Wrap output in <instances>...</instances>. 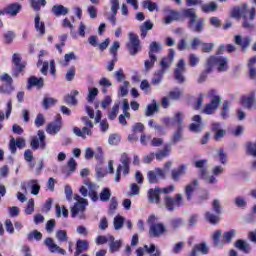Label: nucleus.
<instances>
[{
    "label": "nucleus",
    "instance_id": "f257e3e1",
    "mask_svg": "<svg viewBox=\"0 0 256 256\" xmlns=\"http://www.w3.org/2000/svg\"><path fill=\"white\" fill-rule=\"evenodd\" d=\"M256 10L255 7L249 9L247 4H241L240 6H236L231 11V17L233 19H249L250 21H255Z\"/></svg>",
    "mask_w": 256,
    "mask_h": 256
},
{
    "label": "nucleus",
    "instance_id": "f03ea898",
    "mask_svg": "<svg viewBox=\"0 0 256 256\" xmlns=\"http://www.w3.org/2000/svg\"><path fill=\"white\" fill-rule=\"evenodd\" d=\"M206 63L208 64V71H213V67L218 65V72L223 73L229 69V59L225 56H210Z\"/></svg>",
    "mask_w": 256,
    "mask_h": 256
},
{
    "label": "nucleus",
    "instance_id": "7ed1b4c3",
    "mask_svg": "<svg viewBox=\"0 0 256 256\" xmlns=\"http://www.w3.org/2000/svg\"><path fill=\"white\" fill-rule=\"evenodd\" d=\"M120 163L116 169V175L114 177L115 183H119L121 181V171H123V175H129L131 171V158L127 155V153H122L120 158Z\"/></svg>",
    "mask_w": 256,
    "mask_h": 256
},
{
    "label": "nucleus",
    "instance_id": "20e7f679",
    "mask_svg": "<svg viewBox=\"0 0 256 256\" xmlns=\"http://www.w3.org/2000/svg\"><path fill=\"white\" fill-rule=\"evenodd\" d=\"M162 205L170 213H173L175 209H179V207L183 205V194H175L174 197H171L170 195L164 196Z\"/></svg>",
    "mask_w": 256,
    "mask_h": 256
},
{
    "label": "nucleus",
    "instance_id": "39448f33",
    "mask_svg": "<svg viewBox=\"0 0 256 256\" xmlns=\"http://www.w3.org/2000/svg\"><path fill=\"white\" fill-rule=\"evenodd\" d=\"M129 42L126 44L129 54L135 57L139 51H141V42L139 41V36L133 32L128 34Z\"/></svg>",
    "mask_w": 256,
    "mask_h": 256
},
{
    "label": "nucleus",
    "instance_id": "423d86ee",
    "mask_svg": "<svg viewBox=\"0 0 256 256\" xmlns=\"http://www.w3.org/2000/svg\"><path fill=\"white\" fill-rule=\"evenodd\" d=\"M74 199L76 200V203H74V206L71 208V215L72 217H77L79 213H85L89 201L78 194L74 195Z\"/></svg>",
    "mask_w": 256,
    "mask_h": 256
},
{
    "label": "nucleus",
    "instance_id": "0eeeda50",
    "mask_svg": "<svg viewBox=\"0 0 256 256\" xmlns=\"http://www.w3.org/2000/svg\"><path fill=\"white\" fill-rule=\"evenodd\" d=\"M88 188L85 186L80 187V193L82 197H87L89 195L91 201L93 203H97L99 201V194L97 193V189H99V186H97L95 183H88Z\"/></svg>",
    "mask_w": 256,
    "mask_h": 256
},
{
    "label": "nucleus",
    "instance_id": "6e6552de",
    "mask_svg": "<svg viewBox=\"0 0 256 256\" xmlns=\"http://www.w3.org/2000/svg\"><path fill=\"white\" fill-rule=\"evenodd\" d=\"M45 131L43 130H38L37 136H33L30 142V147L34 150L37 151V149H45L47 147V143H45Z\"/></svg>",
    "mask_w": 256,
    "mask_h": 256
},
{
    "label": "nucleus",
    "instance_id": "1a4fd4ad",
    "mask_svg": "<svg viewBox=\"0 0 256 256\" xmlns=\"http://www.w3.org/2000/svg\"><path fill=\"white\" fill-rule=\"evenodd\" d=\"M223 103L221 96H213L210 103L206 104L202 110L205 115H213L216 109H219V105Z\"/></svg>",
    "mask_w": 256,
    "mask_h": 256
},
{
    "label": "nucleus",
    "instance_id": "9d476101",
    "mask_svg": "<svg viewBox=\"0 0 256 256\" xmlns=\"http://www.w3.org/2000/svg\"><path fill=\"white\" fill-rule=\"evenodd\" d=\"M61 127H63V121H62L61 115L58 114L55 118V121L47 125L46 132L49 135H57V133L61 131Z\"/></svg>",
    "mask_w": 256,
    "mask_h": 256
},
{
    "label": "nucleus",
    "instance_id": "9b49d317",
    "mask_svg": "<svg viewBox=\"0 0 256 256\" xmlns=\"http://www.w3.org/2000/svg\"><path fill=\"white\" fill-rule=\"evenodd\" d=\"M148 199L150 203H154L158 207L163 208V203H161V188L156 187L148 191Z\"/></svg>",
    "mask_w": 256,
    "mask_h": 256
},
{
    "label": "nucleus",
    "instance_id": "f8f14e48",
    "mask_svg": "<svg viewBox=\"0 0 256 256\" xmlns=\"http://www.w3.org/2000/svg\"><path fill=\"white\" fill-rule=\"evenodd\" d=\"M12 63L16 67V70L12 74L13 77H18L19 73H23L25 67H27V62H21V55L17 53L13 54Z\"/></svg>",
    "mask_w": 256,
    "mask_h": 256
},
{
    "label": "nucleus",
    "instance_id": "ddd939ff",
    "mask_svg": "<svg viewBox=\"0 0 256 256\" xmlns=\"http://www.w3.org/2000/svg\"><path fill=\"white\" fill-rule=\"evenodd\" d=\"M44 245L48 248L50 253H58L59 255H67V251L61 248L59 245L53 241V238L48 237L44 240Z\"/></svg>",
    "mask_w": 256,
    "mask_h": 256
},
{
    "label": "nucleus",
    "instance_id": "4468645a",
    "mask_svg": "<svg viewBox=\"0 0 256 256\" xmlns=\"http://www.w3.org/2000/svg\"><path fill=\"white\" fill-rule=\"evenodd\" d=\"M185 60L180 59L176 64V69L174 71V78L177 80V83L182 84L185 81Z\"/></svg>",
    "mask_w": 256,
    "mask_h": 256
},
{
    "label": "nucleus",
    "instance_id": "2eb2a0df",
    "mask_svg": "<svg viewBox=\"0 0 256 256\" xmlns=\"http://www.w3.org/2000/svg\"><path fill=\"white\" fill-rule=\"evenodd\" d=\"M167 233V227L163 223L152 224L149 228L150 237H161Z\"/></svg>",
    "mask_w": 256,
    "mask_h": 256
},
{
    "label": "nucleus",
    "instance_id": "dca6fc26",
    "mask_svg": "<svg viewBox=\"0 0 256 256\" xmlns=\"http://www.w3.org/2000/svg\"><path fill=\"white\" fill-rule=\"evenodd\" d=\"M174 59H175V50L173 48H170L167 57H164L160 62V67H161L160 71H164L165 73V71H167V69L171 67Z\"/></svg>",
    "mask_w": 256,
    "mask_h": 256
},
{
    "label": "nucleus",
    "instance_id": "f3484780",
    "mask_svg": "<svg viewBox=\"0 0 256 256\" xmlns=\"http://www.w3.org/2000/svg\"><path fill=\"white\" fill-rule=\"evenodd\" d=\"M45 86V80L43 78H37L35 76H30L27 81L26 89L28 91H31L33 87H36L37 89H43Z\"/></svg>",
    "mask_w": 256,
    "mask_h": 256
},
{
    "label": "nucleus",
    "instance_id": "a211bd4d",
    "mask_svg": "<svg viewBox=\"0 0 256 256\" xmlns=\"http://www.w3.org/2000/svg\"><path fill=\"white\" fill-rule=\"evenodd\" d=\"M26 145L25 139L17 138L15 140V138H12L9 142V149L12 155H15V153H17V147L18 149H25Z\"/></svg>",
    "mask_w": 256,
    "mask_h": 256
},
{
    "label": "nucleus",
    "instance_id": "6ab92c4d",
    "mask_svg": "<svg viewBox=\"0 0 256 256\" xmlns=\"http://www.w3.org/2000/svg\"><path fill=\"white\" fill-rule=\"evenodd\" d=\"M241 101L245 109H249V110L253 109V105H255V102H256L255 91L250 92L247 96H243Z\"/></svg>",
    "mask_w": 256,
    "mask_h": 256
},
{
    "label": "nucleus",
    "instance_id": "aec40b11",
    "mask_svg": "<svg viewBox=\"0 0 256 256\" xmlns=\"http://www.w3.org/2000/svg\"><path fill=\"white\" fill-rule=\"evenodd\" d=\"M211 131L214 133V139L216 141H221L227 134V131L221 129V123L219 122L212 123Z\"/></svg>",
    "mask_w": 256,
    "mask_h": 256
},
{
    "label": "nucleus",
    "instance_id": "412c9836",
    "mask_svg": "<svg viewBox=\"0 0 256 256\" xmlns=\"http://www.w3.org/2000/svg\"><path fill=\"white\" fill-rule=\"evenodd\" d=\"M205 18H197L195 22H189L188 27L194 33H201L205 27Z\"/></svg>",
    "mask_w": 256,
    "mask_h": 256
},
{
    "label": "nucleus",
    "instance_id": "4be33fe9",
    "mask_svg": "<svg viewBox=\"0 0 256 256\" xmlns=\"http://www.w3.org/2000/svg\"><path fill=\"white\" fill-rule=\"evenodd\" d=\"M93 128H89L87 126H84L82 129L79 127L73 128V133L76 135V137H81L82 139H87L88 137H91L93 135V131H91Z\"/></svg>",
    "mask_w": 256,
    "mask_h": 256
},
{
    "label": "nucleus",
    "instance_id": "5701e85b",
    "mask_svg": "<svg viewBox=\"0 0 256 256\" xmlns=\"http://www.w3.org/2000/svg\"><path fill=\"white\" fill-rule=\"evenodd\" d=\"M21 9H23V6L16 2L6 6L5 13L6 15H11V17H17V15H19L21 12Z\"/></svg>",
    "mask_w": 256,
    "mask_h": 256
},
{
    "label": "nucleus",
    "instance_id": "b1692460",
    "mask_svg": "<svg viewBox=\"0 0 256 256\" xmlns=\"http://www.w3.org/2000/svg\"><path fill=\"white\" fill-rule=\"evenodd\" d=\"M192 121H194L195 123L190 124L189 126L190 131H192L193 133H201L203 129L201 116L200 115L193 116Z\"/></svg>",
    "mask_w": 256,
    "mask_h": 256
},
{
    "label": "nucleus",
    "instance_id": "393cba45",
    "mask_svg": "<svg viewBox=\"0 0 256 256\" xmlns=\"http://www.w3.org/2000/svg\"><path fill=\"white\" fill-rule=\"evenodd\" d=\"M234 41L236 45H239L240 47H242L243 51H245V49H247V47L251 45V37L249 36L243 37L241 35H236L234 37Z\"/></svg>",
    "mask_w": 256,
    "mask_h": 256
},
{
    "label": "nucleus",
    "instance_id": "a878e982",
    "mask_svg": "<svg viewBox=\"0 0 256 256\" xmlns=\"http://www.w3.org/2000/svg\"><path fill=\"white\" fill-rule=\"evenodd\" d=\"M51 11L55 17H62V16L65 17V15H69V8L61 4L52 6Z\"/></svg>",
    "mask_w": 256,
    "mask_h": 256
},
{
    "label": "nucleus",
    "instance_id": "bb28decb",
    "mask_svg": "<svg viewBox=\"0 0 256 256\" xmlns=\"http://www.w3.org/2000/svg\"><path fill=\"white\" fill-rule=\"evenodd\" d=\"M171 153V143H167L162 150H159L154 157H156L157 161H163L165 157H169Z\"/></svg>",
    "mask_w": 256,
    "mask_h": 256
},
{
    "label": "nucleus",
    "instance_id": "cd10ccee",
    "mask_svg": "<svg viewBox=\"0 0 256 256\" xmlns=\"http://www.w3.org/2000/svg\"><path fill=\"white\" fill-rule=\"evenodd\" d=\"M197 253H202V255H207L209 253V248L207 247V244L205 243L196 244L193 247L190 253V256H197Z\"/></svg>",
    "mask_w": 256,
    "mask_h": 256
},
{
    "label": "nucleus",
    "instance_id": "c85d7f7f",
    "mask_svg": "<svg viewBox=\"0 0 256 256\" xmlns=\"http://www.w3.org/2000/svg\"><path fill=\"white\" fill-rule=\"evenodd\" d=\"M234 247L238 249V251H242V253H249L251 251V246L243 239L236 240Z\"/></svg>",
    "mask_w": 256,
    "mask_h": 256
},
{
    "label": "nucleus",
    "instance_id": "c756f323",
    "mask_svg": "<svg viewBox=\"0 0 256 256\" xmlns=\"http://www.w3.org/2000/svg\"><path fill=\"white\" fill-rule=\"evenodd\" d=\"M198 186L199 180L195 179L185 187V195L188 201H191V198L193 197V191H195V187Z\"/></svg>",
    "mask_w": 256,
    "mask_h": 256
},
{
    "label": "nucleus",
    "instance_id": "7c9ffc66",
    "mask_svg": "<svg viewBox=\"0 0 256 256\" xmlns=\"http://www.w3.org/2000/svg\"><path fill=\"white\" fill-rule=\"evenodd\" d=\"M185 171H187V166L182 164L177 169L172 170L171 175L173 181H179L182 175H185Z\"/></svg>",
    "mask_w": 256,
    "mask_h": 256
},
{
    "label": "nucleus",
    "instance_id": "2f4dec72",
    "mask_svg": "<svg viewBox=\"0 0 256 256\" xmlns=\"http://www.w3.org/2000/svg\"><path fill=\"white\" fill-rule=\"evenodd\" d=\"M182 15L186 17L187 19H190L189 23H195L197 19H199V16L195 12V8H187L182 11Z\"/></svg>",
    "mask_w": 256,
    "mask_h": 256
},
{
    "label": "nucleus",
    "instance_id": "473e14b6",
    "mask_svg": "<svg viewBox=\"0 0 256 256\" xmlns=\"http://www.w3.org/2000/svg\"><path fill=\"white\" fill-rule=\"evenodd\" d=\"M89 249V242L86 240H78L76 242V251L74 253V256H79L83 251H87Z\"/></svg>",
    "mask_w": 256,
    "mask_h": 256
},
{
    "label": "nucleus",
    "instance_id": "72a5a7b5",
    "mask_svg": "<svg viewBox=\"0 0 256 256\" xmlns=\"http://www.w3.org/2000/svg\"><path fill=\"white\" fill-rule=\"evenodd\" d=\"M219 5L216 2H210L207 4H201L200 9L203 13H213L217 11Z\"/></svg>",
    "mask_w": 256,
    "mask_h": 256
},
{
    "label": "nucleus",
    "instance_id": "f704fd0d",
    "mask_svg": "<svg viewBox=\"0 0 256 256\" xmlns=\"http://www.w3.org/2000/svg\"><path fill=\"white\" fill-rule=\"evenodd\" d=\"M110 4L113 15L109 18V21L115 25V23H117L115 16L117 15V11H119V0H110Z\"/></svg>",
    "mask_w": 256,
    "mask_h": 256
},
{
    "label": "nucleus",
    "instance_id": "c9c22d12",
    "mask_svg": "<svg viewBox=\"0 0 256 256\" xmlns=\"http://www.w3.org/2000/svg\"><path fill=\"white\" fill-rule=\"evenodd\" d=\"M163 50V46L159 42H152L149 46V52L148 55L152 57H157L155 53H161Z\"/></svg>",
    "mask_w": 256,
    "mask_h": 256
},
{
    "label": "nucleus",
    "instance_id": "e433bc0d",
    "mask_svg": "<svg viewBox=\"0 0 256 256\" xmlns=\"http://www.w3.org/2000/svg\"><path fill=\"white\" fill-rule=\"evenodd\" d=\"M179 141H183V127H179L174 132V134L172 135L171 141L168 143H171V146H172L179 143Z\"/></svg>",
    "mask_w": 256,
    "mask_h": 256
},
{
    "label": "nucleus",
    "instance_id": "4c0bfd02",
    "mask_svg": "<svg viewBox=\"0 0 256 256\" xmlns=\"http://www.w3.org/2000/svg\"><path fill=\"white\" fill-rule=\"evenodd\" d=\"M34 23L36 31H38L40 35H45V23L41 22V16L39 14H36Z\"/></svg>",
    "mask_w": 256,
    "mask_h": 256
},
{
    "label": "nucleus",
    "instance_id": "58836bf2",
    "mask_svg": "<svg viewBox=\"0 0 256 256\" xmlns=\"http://www.w3.org/2000/svg\"><path fill=\"white\" fill-rule=\"evenodd\" d=\"M77 95H79V91L77 90H74L70 94L66 95L64 97V102L66 105H77V98H75Z\"/></svg>",
    "mask_w": 256,
    "mask_h": 256
},
{
    "label": "nucleus",
    "instance_id": "ea45409f",
    "mask_svg": "<svg viewBox=\"0 0 256 256\" xmlns=\"http://www.w3.org/2000/svg\"><path fill=\"white\" fill-rule=\"evenodd\" d=\"M108 241L110 243V252L111 253H116V251H119V249H121V241H119V240L115 241V237L108 236Z\"/></svg>",
    "mask_w": 256,
    "mask_h": 256
},
{
    "label": "nucleus",
    "instance_id": "a19ab883",
    "mask_svg": "<svg viewBox=\"0 0 256 256\" xmlns=\"http://www.w3.org/2000/svg\"><path fill=\"white\" fill-rule=\"evenodd\" d=\"M55 211H56V217L59 219L61 217H64V219H67L69 217V210L65 206H60L59 204L55 205Z\"/></svg>",
    "mask_w": 256,
    "mask_h": 256
},
{
    "label": "nucleus",
    "instance_id": "79ce46f5",
    "mask_svg": "<svg viewBox=\"0 0 256 256\" xmlns=\"http://www.w3.org/2000/svg\"><path fill=\"white\" fill-rule=\"evenodd\" d=\"M157 111H159V104H157V102H155V100H153V103L149 104L146 107L145 117H151V115H154L155 113H157Z\"/></svg>",
    "mask_w": 256,
    "mask_h": 256
},
{
    "label": "nucleus",
    "instance_id": "37998d69",
    "mask_svg": "<svg viewBox=\"0 0 256 256\" xmlns=\"http://www.w3.org/2000/svg\"><path fill=\"white\" fill-rule=\"evenodd\" d=\"M144 249L150 256H161V250L155 244H150V246L144 245Z\"/></svg>",
    "mask_w": 256,
    "mask_h": 256
},
{
    "label": "nucleus",
    "instance_id": "c03bdc74",
    "mask_svg": "<svg viewBox=\"0 0 256 256\" xmlns=\"http://www.w3.org/2000/svg\"><path fill=\"white\" fill-rule=\"evenodd\" d=\"M222 235H223V231L222 230H216L213 233L212 239H213L214 247H223L224 243L220 242V240H219V239H221Z\"/></svg>",
    "mask_w": 256,
    "mask_h": 256
},
{
    "label": "nucleus",
    "instance_id": "a18cd8bd",
    "mask_svg": "<svg viewBox=\"0 0 256 256\" xmlns=\"http://www.w3.org/2000/svg\"><path fill=\"white\" fill-rule=\"evenodd\" d=\"M178 51H189L191 49V44L185 38H181L177 43Z\"/></svg>",
    "mask_w": 256,
    "mask_h": 256
},
{
    "label": "nucleus",
    "instance_id": "49530a36",
    "mask_svg": "<svg viewBox=\"0 0 256 256\" xmlns=\"http://www.w3.org/2000/svg\"><path fill=\"white\" fill-rule=\"evenodd\" d=\"M201 178L210 185H213L214 183H217V178L213 175H209V172L202 170Z\"/></svg>",
    "mask_w": 256,
    "mask_h": 256
},
{
    "label": "nucleus",
    "instance_id": "de8ad7c7",
    "mask_svg": "<svg viewBox=\"0 0 256 256\" xmlns=\"http://www.w3.org/2000/svg\"><path fill=\"white\" fill-rule=\"evenodd\" d=\"M163 75H165V70L156 71L152 78V85H159L163 81Z\"/></svg>",
    "mask_w": 256,
    "mask_h": 256
},
{
    "label": "nucleus",
    "instance_id": "09e8293b",
    "mask_svg": "<svg viewBox=\"0 0 256 256\" xmlns=\"http://www.w3.org/2000/svg\"><path fill=\"white\" fill-rule=\"evenodd\" d=\"M33 239H35V241H41V239H43V234L38 230H33L27 234V240L33 241Z\"/></svg>",
    "mask_w": 256,
    "mask_h": 256
},
{
    "label": "nucleus",
    "instance_id": "8fccbe9b",
    "mask_svg": "<svg viewBox=\"0 0 256 256\" xmlns=\"http://www.w3.org/2000/svg\"><path fill=\"white\" fill-rule=\"evenodd\" d=\"M168 97L169 99L177 101L178 99H181V97H183V90L175 88L174 90L169 92Z\"/></svg>",
    "mask_w": 256,
    "mask_h": 256
},
{
    "label": "nucleus",
    "instance_id": "3c124183",
    "mask_svg": "<svg viewBox=\"0 0 256 256\" xmlns=\"http://www.w3.org/2000/svg\"><path fill=\"white\" fill-rule=\"evenodd\" d=\"M173 21H179V12L171 11L170 14L164 19V23L169 25Z\"/></svg>",
    "mask_w": 256,
    "mask_h": 256
},
{
    "label": "nucleus",
    "instance_id": "603ef678",
    "mask_svg": "<svg viewBox=\"0 0 256 256\" xmlns=\"http://www.w3.org/2000/svg\"><path fill=\"white\" fill-rule=\"evenodd\" d=\"M56 239L59 243H65V242L69 241V237L67 236V231L58 230L56 232Z\"/></svg>",
    "mask_w": 256,
    "mask_h": 256
},
{
    "label": "nucleus",
    "instance_id": "864d4df0",
    "mask_svg": "<svg viewBox=\"0 0 256 256\" xmlns=\"http://www.w3.org/2000/svg\"><path fill=\"white\" fill-rule=\"evenodd\" d=\"M156 62H157V56H149V59L144 62L145 71H149V69H153V67H155Z\"/></svg>",
    "mask_w": 256,
    "mask_h": 256
},
{
    "label": "nucleus",
    "instance_id": "5fc2aeb1",
    "mask_svg": "<svg viewBox=\"0 0 256 256\" xmlns=\"http://www.w3.org/2000/svg\"><path fill=\"white\" fill-rule=\"evenodd\" d=\"M99 199L100 201H103V202L109 201L111 199V189L109 188L102 189L99 195Z\"/></svg>",
    "mask_w": 256,
    "mask_h": 256
},
{
    "label": "nucleus",
    "instance_id": "6e6d98bb",
    "mask_svg": "<svg viewBox=\"0 0 256 256\" xmlns=\"http://www.w3.org/2000/svg\"><path fill=\"white\" fill-rule=\"evenodd\" d=\"M142 7L144 9H148V11L153 13V11H156V9H157V3H155L151 0H145L142 2Z\"/></svg>",
    "mask_w": 256,
    "mask_h": 256
},
{
    "label": "nucleus",
    "instance_id": "4d7b16f0",
    "mask_svg": "<svg viewBox=\"0 0 256 256\" xmlns=\"http://www.w3.org/2000/svg\"><path fill=\"white\" fill-rule=\"evenodd\" d=\"M98 95H99V89L89 88L88 89V96H87L88 103H93V101H95V97H97Z\"/></svg>",
    "mask_w": 256,
    "mask_h": 256
},
{
    "label": "nucleus",
    "instance_id": "13d9d810",
    "mask_svg": "<svg viewBox=\"0 0 256 256\" xmlns=\"http://www.w3.org/2000/svg\"><path fill=\"white\" fill-rule=\"evenodd\" d=\"M117 115H119V103L113 105L112 110L108 113V119L113 121L117 119Z\"/></svg>",
    "mask_w": 256,
    "mask_h": 256
},
{
    "label": "nucleus",
    "instance_id": "bf43d9fd",
    "mask_svg": "<svg viewBox=\"0 0 256 256\" xmlns=\"http://www.w3.org/2000/svg\"><path fill=\"white\" fill-rule=\"evenodd\" d=\"M206 220L211 223V225H217L219 223V216L211 213V212H206L205 213Z\"/></svg>",
    "mask_w": 256,
    "mask_h": 256
},
{
    "label": "nucleus",
    "instance_id": "052dcab7",
    "mask_svg": "<svg viewBox=\"0 0 256 256\" xmlns=\"http://www.w3.org/2000/svg\"><path fill=\"white\" fill-rule=\"evenodd\" d=\"M246 151L248 155H251L252 157H256V142H247Z\"/></svg>",
    "mask_w": 256,
    "mask_h": 256
},
{
    "label": "nucleus",
    "instance_id": "680f3d73",
    "mask_svg": "<svg viewBox=\"0 0 256 256\" xmlns=\"http://www.w3.org/2000/svg\"><path fill=\"white\" fill-rule=\"evenodd\" d=\"M175 123L178 124V128L183 127V112H178L174 115V118L172 119V125H175Z\"/></svg>",
    "mask_w": 256,
    "mask_h": 256
},
{
    "label": "nucleus",
    "instance_id": "e2e57ef3",
    "mask_svg": "<svg viewBox=\"0 0 256 256\" xmlns=\"http://www.w3.org/2000/svg\"><path fill=\"white\" fill-rule=\"evenodd\" d=\"M123 223H125V219L122 216H116L114 218V229L119 231V229L123 228Z\"/></svg>",
    "mask_w": 256,
    "mask_h": 256
},
{
    "label": "nucleus",
    "instance_id": "0e129e2a",
    "mask_svg": "<svg viewBox=\"0 0 256 256\" xmlns=\"http://www.w3.org/2000/svg\"><path fill=\"white\" fill-rule=\"evenodd\" d=\"M188 59H189V65L190 67H197V65H199V61H200V58L199 56H197V54H190L188 56Z\"/></svg>",
    "mask_w": 256,
    "mask_h": 256
},
{
    "label": "nucleus",
    "instance_id": "69168bd1",
    "mask_svg": "<svg viewBox=\"0 0 256 256\" xmlns=\"http://www.w3.org/2000/svg\"><path fill=\"white\" fill-rule=\"evenodd\" d=\"M147 181L148 183H159V177L157 176L155 171H148Z\"/></svg>",
    "mask_w": 256,
    "mask_h": 256
},
{
    "label": "nucleus",
    "instance_id": "338daca9",
    "mask_svg": "<svg viewBox=\"0 0 256 256\" xmlns=\"http://www.w3.org/2000/svg\"><path fill=\"white\" fill-rule=\"evenodd\" d=\"M55 103H57V100H55V98L45 97L43 100V108L47 110L49 109V107H53Z\"/></svg>",
    "mask_w": 256,
    "mask_h": 256
},
{
    "label": "nucleus",
    "instance_id": "774afa93",
    "mask_svg": "<svg viewBox=\"0 0 256 256\" xmlns=\"http://www.w3.org/2000/svg\"><path fill=\"white\" fill-rule=\"evenodd\" d=\"M235 233H236V231L234 229H232L228 232H224L223 239H224L225 243H231V241L233 240V237H235Z\"/></svg>",
    "mask_w": 256,
    "mask_h": 256
}]
</instances>
